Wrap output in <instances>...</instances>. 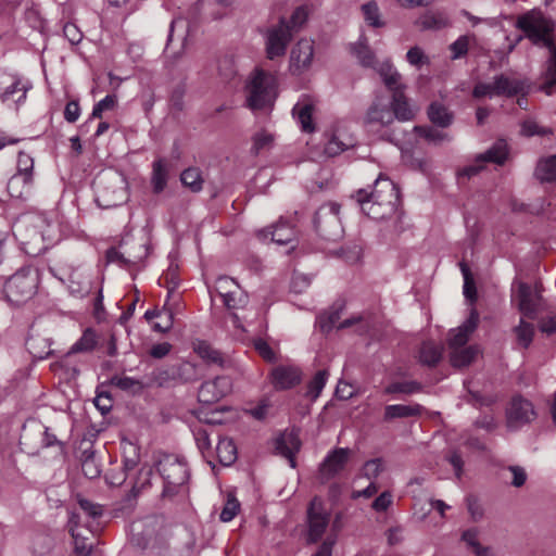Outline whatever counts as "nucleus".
Returning a JSON list of instances; mask_svg holds the SVG:
<instances>
[{
  "instance_id": "nucleus-1",
  "label": "nucleus",
  "mask_w": 556,
  "mask_h": 556,
  "mask_svg": "<svg viewBox=\"0 0 556 556\" xmlns=\"http://www.w3.org/2000/svg\"><path fill=\"white\" fill-rule=\"evenodd\" d=\"M517 27L533 43L542 45L548 49L549 56L545 72V81L542 84L541 90L549 96L554 92V87L556 86V46L551 36V23L542 14L530 12L518 18Z\"/></svg>"
},
{
  "instance_id": "nucleus-2",
  "label": "nucleus",
  "mask_w": 556,
  "mask_h": 556,
  "mask_svg": "<svg viewBox=\"0 0 556 556\" xmlns=\"http://www.w3.org/2000/svg\"><path fill=\"white\" fill-rule=\"evenodd\" d=\"M354 197L363 213L372 219H383L393 215L400 203L397 187L381 175L376 179L370 192L359 189Z\"/></svg>"
},
{
  "instance_id": "nucleus-3",
  "label": "nucleus",
  "mask_w": 556,
  "mask_h": 556,
  "mask_svg": "<svg viewBox=\"0 0 556 556\" xmlns=\"http://www.w3.org/2000/svg\"><path fill=\"white\" fill-rule=\"evenodd\" d=\"M277 87L274 74L254 68L244 85L245 105L252 111L270 109L277 98Z\"/></svg>"
},
{
  "instance_id": "nucleus-4",
  "label": "nucleus",
  "mask_w": 556,
  "mask_h": 556,
  "mask_svg": "<svg viewBox=\"0 0 556 556\" xmlns=\"http://www.w3.org/2000/svg\"><path fill=\"white\" fill-rule=\"evenodd\" d=\"M38 285L39 271L33 266H24L7 279L3 291L9 302L20 305L36 294Z\"/></svg>"
},
{
  "instance_id": "nucleus-5",
  "label": "nucleus",
  "mask_w": 556,
  "mask_h": 556,
  "mask_svg": "<svg viewBox=\"0 0 556 556\" xmlns=\"http://www.w3.org/2000/svg\"><path fill=\"white\" fill-rule=\"evenodd\" d=\"M157 470L164 480V496H173L184 488L189 479L187 464L175 456H165L157 464Z\"/></svg>"
},
{
  "instance_id": "nucleus-6",
  "label": "nucleus",
  "mask_w": 556,
  "mask_h": 556,
  "mask_svg": "<svg viewBox=\"0 0 556 556\" xmlns=\"http://www.w3.org/2000/svg\"><path fill=\"white\" fill-rule=\"evenodd\" d=\"M97 201L100 206L109 208L126 200L124 178L114 173L100 175L96 181Z\"/></svg>"
},
{
  "instance_id": "nucleus-7",
  "label": "nucleus",
  "mask_w": 556,
  "mask_h": 556,
  "mask_svg": "<svg viewBox=\"0 0 556 556\" xmlns=\"http://www.w3.org/2000/svg\"><path fill=\"white\" fill-rule=\"evenodd\" d=\"M30 88V83L18 74L0 71V101L8 108L17 110Z\"/></svg>"
},
{
  "instance_id": "nucleus-8",
  "label": "nucleus",
  "mask_w": 556,
  "mask_h": 556,
  "mask_svg": "<svg viewBox=\"0 0 556 556\" xmlns=\"http://www.w3.org/2000/svg\"><path fill=\"white\" fill-rule=\"evenodd\" d=\"M340 205L334 202L321 205L314 217V226L320 237L336 241L342 237L343 228L339 217Z\"/></svg>"
},
{
  "instance_id": "nucleus-9",
  "label": "nucleus",
  "mask_w": 556,
  "mask_h": 556,
  "mask_svg": "<svg viewBox=\"0 0 556 556\" xmlns=\"http://www.w3.org/2000/svg\"><path fill=\"white\" fill-rule=\"evenodd\" d=\"M292 34L286 18H280L277 25L267 28L265 34L266 56L269 60L283 56Z\"/></svg>"
},
{
  "instance_id": "nucleus-10",
  "label": "nucleus",
  "mask_w": 556,
  "mask_h": 556,
  "mask_svg": "<svg viewBox=\"0 0 556 556\" xmlns=\"http://www.w3.org/2000/svg\"><path fill=\"white\" fill-rule=\"evenodd\" d=\"M149 254V248L144 242H122L118 248H111L106 252V258L111 263L122 266L137 265Z\"/></svg>"
},
{
  "instance_id": "nucleus-11",
  "label": "nucleus",
  "mask_w": 556,
  "mask_h": 556,
  "mask_svg": "<svg viewBox=\"0 0 556 556\" xmlns=\"http://www.w3.org/2000/svg\"><path fill=\"white\" fill-rule=\"evenodd\" d=\"M394 122L389 101L381 94H376L372 103L369 105L364 124L370 130H379L390 126Z\"/></svg>"
},
{
  "instance_id": "nucleus-12",
  "label": "nucleus",
  "mask_w": 556,
  "mask_h": 556,
  "mask_svg": "<svg viewBox=\"0 0 556 556\" xmlns=\"http://www.w3.org/2000/svg\"><path fill=\"white\" fill-rule=\"evenodd\" d=\"M508 155L507 144L505 141L500 140L496 143H494L493 147H491L488 151L484 153L479 154L475 163L471 165H468L460 169L458 172V175L460 177H467L470 178L475 175H477L483 167L486 162H492L498 165H502L505 163Z\"/></svg>"
},
{
  "instance_id": "nucleus-13",
  "label": "nucleus",
  "mask_w": 556,
  "mask_h": 556,
  "mask_svg": "<svg viewBox=\"0 0 556 556\" xmlns=\"http://www.w3.org/2000/svg\"><path fill=\"white\" fill-rule=\"evenodd\" d=\"M535 416L536 413L533 404L521 395H516L511 399L506 409L507 427L518 429L531 422Z\"/></svg>"
},
{
  "instance_id": "nucleus-14",
  "label": "nucleus",
  "mask_w": 556,
  "mask_h": 556,
  "mask_svg": "<svg viewBox=\"0 0 556 556\" xmlns=\"http://www.w3.org/2000/svg\"><path fill=\"white\" fill-rule=\"evenodd\" d=\"M231 390V379L228 376H217L201 384L198 392V399L201 403L213 404L227 396Z\"/></svg>"
},
{
  "instance_id": "nucleus-15",
  "label": "nucleus",
  "mask_w": 556,
  "mask_h": 556,
  "mask_svg": "<svg viewBox=\"0 0 556 556\" xmlns=\"http://www.w3.org/2000/svg\"><path fill=\"white\" fill-rule=\"evenodd\" d=\"M307 520L308 541L316 542L323 536L329 522V518L323 507V503L317 497L313 498L309 503Z\"/></svg>"
},
{
  "instance_id": "nucleus-16",
  "label": "nucleus",
  "mask_w": 556,
  "mask_h": 556,
  "mask_svg": "<svg viewBox=\"0 0 556 556\" xmlns=\"http://www.w3.org/2000/svg\"><path fill=\"white\" fill-rule=\"evenodd\" d=\"M350 456L351 450L346 447H339L329 452L319 466L321 478L329 480L339 475L345 468Z\"/></svg>"
},
{
  "instance_id": "nucleus-17",
  "label": "nucleus",
  "mask_w": 556,
  "mask_h": 556,
  "mask_svg": "<svg viewBox=\"0 0 556 556\" xmlns=\"http://www.w3.org/2000/svg\"><path fill=\"white\" fill-rule=\"evenodd\" d=\"M159 529V521L154 517L135 521L130 526V541L136 546L146 548L151 540L155 538Z\"/></svg>"
},
{
  "instance_id": "nucleus-18",
  "label": "nucleus",
  "mask_w": 556,
  "mask_h": 556,
  "mask_svg": "<svg viewBox=\"0 0 556 556\" xmlns=\"http://www.w3.org/2000/svg\"><path fill=\"white\" fill-rule=\"evenodd\" d=\"M314 45L309 39H301L292 48L290 54V71L293 74H301L306 71L313 61Z\"/></svg>"
},
{
  "instance_id": "nucleus-19",
  "label": "nucleus",
  "mask_w": 556,
  "mask_h": 556,
  "mask_svg": "<svg viewBox=\"0 0 556 556\" xmlns=\"http://www.w3.org/2000/svg\"><path fill=\"white\" fill-rule=\"evenodd\" d=\"M316 101L307 94H302L292 109L293 117L296 118L302 131H315V124L313 122V113L315 111Z\"/></svg>"
},
{
  "instance_id": "nucleus-20",
  "label": "nucleus",
  "mask_w": 556,
  "mask_h": 556,
  "mask_svg": "<svg viewBox=\"0 0 556 556\" xmlns=\"http://www.w3.org/2000/svg\"><path fill=\"white\" fill-rule=\"evenodd\" d=\"M271 383L277 390L291 389L301 381L299 368L289 365H279L270 372Z\"/></svg>"
},
{
  "instance_id": "nucleus-21",
  "label": "nucleus",
  "mask_w": 556,
  "mask_h": 556,
  "mask_svg": "<svg viewBox=\"0 0 556 556\" xmlns=\"http://www.w3.org/2000/svg\"><path fill=\"white\" fill-rule=\"evenodd\" d=\"M479 324V314L472 308L469 317L458 328L452 330L451 337L448 338L450 349L463 348L469 340L470 334L476 330Z\"/></svg>"
},
{
  "instance_id": "nucleus-22",
  "label": "nucleus",
  "mask_w": 556,
  "mask_h": 556,
  "mask_svg": "<svg viewBox=\"0 0 556 556\" xmlns=\"http://www.w3.org/2000/svg\"><path fill=\"white\" fill-rule=\"evenodd\" d=\"M191 33V21L182 15L176 16L169 25V33L166 47L177 40L179 43L178 52H182L187 47L188 38Z\"/></svg>"
},
{
  "instance_id": "nucleus-23",
  "label": "nucleus",
  "mask_w": 556,
  "mask_h": 556,
  "mask_svg": "<svg viewBox=\"0 0 556 556\" xmlns=\"http://www.w3.org/2000/svg\"><path fill=\"white\" fill-rule=\"evenodd\" d=\"M389 103L392 114H394V119L399 122H409L415 118L417 109L409 103L405 91H396L393 93L391 102Z\"/></svg>"
},
{
  "instance_id": "nucleus-24",
  "label": "nucleus",
  "mask_w": 556,
  "mask_h": 556,
  "mask_svg": "<svg viewBox=\"0 0 556 556\" xmlns=\"http://www.w3.org/2000/svg\"><path fill=\"white\" fill-rule=\"evenodd\" d=\"M71 534L74 541V552L76 556H89L92 551L93 543L90 541L93 536L91 530L79 527L74 521H71Z\"/></svg>"
},
{
  "instance_id": "nucleus-25",
  "label": "nucleus",
  "mask_w": 556,
  "mask_h": 556,
  "mask_svg": "<svg viewBox=\"0 0 556 556\" xmlns=\"http://www.w3.org/2000/svg\"><path fill=\"white\" fill-rule=\"evenodd\" d=\"M160 375H164L166 378L180 380L182 382L195 381L199 378L197 365L187 361L169 366Z\"/></svg>"
},
{
  "instance_id": "nucleus-26",
  "label": "nucleus",
  "mask_w": 556,
  "mask_h": 556,
  "mask_svg": "<svg viewBox=\"0 0 556 556\" xmlns=\"http://www.w3.org/2000/svg\"><path fill=\"white\" fill-rule=\"evenodd\" d=\"M384 86L389 91L395 93L396 91H405L406 86L402 83V75L393 66L390 61L382 62L377 68Z\"/></svg>"
},
{
  "instance_id": "nucleus-27",
  "label": "nucleus",
  "mask_w": 556,
  "mask_h": 556,
  "mask_svg": "<svg viewBox=\"0 0 556 556\" xmlns=\"http://www.w3.org/2000/svg\"><path fill=\"white\" fill-rule=\"evenodd\" d=\"M355 139L344 131L337 130L327 140L324 151L328 156H336L355 146Z\"/></svg>"
},
{
  "instance_id": "nucleus-28",
  "label": "nucleus",
  "mask_w": 556,
  "mask_h": 556,
  "mask_svg": "<svg viewBox=\"0 0 556 556\" xmlns=\"http://www.w3.org/2000/svg\"><path fill=\"white\" fill-rule=\"evenodd\" d=\"M276 450L289 459L292 467L295 466L294 454L300 450V440L293 432H283L276 439Z\"/></svg>"
},
{
  "instance_id": "nucleus-29",
  "label": "nucleus",
  "mask_w": 556,
  "mask_h": 556,
  "mask_svg": "<svg viewBox=\"0 0 556 556\" xmlns=\"http://www.w3.org/2000/svg\"><path fill=\"white\" fill-rule=\"evenodd\" d=\"M34 185V177H25L14 174L8 181V192L12 198L26 199L30 195Z\"/></svg>"
},
{
  "instance_id": "nucleus-30",
  "label": "nucleus",
  "mask_w": 556,
  "mask_h": 556,
  "mask_svg": "<svg viewBox=\"0 0 556 556\" xmlns=\"http://www.w3.org/2000/svg\"><path fill=\"white\" fill-rule=\"evenodd\" d=\"M351 53L365 67H374L376 63L375 53L368 45L367 37L362 34L358 40L350 46Z\"/></svg>"
},
{
  "instance_id": "nucleus-31",
  "label": "nucleus",
  "mask_w": 556,
  "mask_h": 556,
  "mask_svg": "<svg viewBox=\"0 0 556 556\" xmlns=\"http://www.w3.org/2000/svg\"><path fill=\"white\" fill-rule=\"evenodd\" d=\"M526 89V84L518 79L509 78L505 75H498L494 78V90L496 96L511 97L522 93Z\"/></svg>"
},
{
  "instance_id": "nucleus-32",
  "label": "nucleus",
  "mask_w": 556,
  "mask_h": 556,
  "mask_svg": "<svg viewBox=\"0 0 556 556\" xmlns=\"http://www.w3.org/2000/svg\"><path fill=\"white\" fill-rule=\"evenodd\" d=\"M260 236L267 238L270 236L271 241L277 244L285 245L294 239L295 232L291 225L280 220L273 230L263 229L258 232Z\"/></svg>"
},
{
  "instance_id": "nucleus-33",
  "label": "nucleus",
  "mask_w": 556,
  "mask_h": 556,
  "mask_svg": "<svg viewBox=\"0 0 556 556\" xmlns=\"http://www.w3.org/2000/svg\"><path fill=\"white\" fill-rule=\"evenodd\" d=\"M424 408L419 404L412 405H403V404H393L388 405L384 408V420H392L396 418H407L419 416L422 413Z\"/></svg>"
},
{
  "instance_id": "nucleus-34",
  "label": "nucleus",
  "mask_w": 556,
  "mask_h": 556,
  "mask_svg": "<svg viewBox=\"0 0 556 556\" xmlns=\"http://www.w3.org/2000/svg\"><path fill=\"white\" fill-rule=\"evenodd\" d=\"M168 179V168L167 163L164 159H157L152 164V176H151V185L154 193H161L166 185Z\"/></svg>"
},
{
  "instance_id": "nucleus-35",
  "label": "nucleus",
  "mask_w": 556,
  "mask_h": 556,
  "mask_svg": "<svg viewBox=\"0 0 556 556\" xmlns=\"http://www.w3.org/2000/svg\"><path fill=\"white\" fill-rule=\"evenodd\" d=\"M479 348L477 345L452 349L450 361L454 367H466L477 357Z\"/></svg>"
},
{
  "instance_id": "nucleus-36",
  "label": "nucleus",
  "mask_w": 556,
  "mask_h": 556,
  "mask_svg": "<svg viewBox=\"0 0 556 556\" xmlns=\"http://www.w3.org/2000/svg\"><path fill=\"white\" fill-rule=\"evenodd\" d=\"M193 351L207 364H213L223 367L225 359L222 353L215 350L206 341L198 340L193 343Z\"/></svg>"
},
{
  "instance_id": "nucleus-37",
  "label": "nucleus",
  "mask_w": 556,
  "mask_h": 556,
  "mask_svg": "<svg viewBox=\"0 0 556 556\" xmlns=\"http://www.w3.org/2000/svg\"><path fill=\"white\" fill-rule=\"evenodd\" d=\"M429 119L437 126L445 128L453 123V114L446 106L439 102H433L428 109Z\"/></svg>"
},
{
  "instance_id": "nucleus-38",
  "label": "nucleus",
  "mask_w": 556,
  "mask_h": 556,
  "mask_svg": "<svg viewBox=\"0 0 556 556\" xmlns=\"http://www.w3.org/2000/svg\"><path fill=\"white\" fill-rule=\"evenodd\" d=\"M218 460L224 466H230L237 459V448L231 439H220L216 445Z\"/></svg>"
},
{
  "instance_id": "nucleus-39",
  "label": "nucleus",
  "mask_w": 556,
  "mask_h": 556,
  "mask_svg": "<svg viewBox=\"0 0 556 556\" xmlns=\"http://www.w3.org/2000/svg\"><path fill=\"white\" fill-rule=\"evenodd\" d=\"M442 357V348L433 342H424L419 350V359L424 365L435 366Z\"/></svg>"
},
{
  "instance_id": "nucleus-40",
  "label": "nucleus",
  "mask_w": 556,
  "mask_h": 556,
  "mask_svg": "<svg viewBox=\"0 0 556 556\" xmlns=\"http://www.w3.org/2000/svg\"><path fill=\"white\" fill-rule=\"evenodd\" d=\"M363 16L367 25L374 28H380L386 25L381 18V13L376 1H368L361 7Z\"/></svg>"
},
{
  "instance_id": "nucleus-41",
  "label": "nucleus",
  "mask_w": 556,
  "mask_h": 556,
  "mask_svg": "<svg viewBox=\"0 0 556 556\" xmlns=\"http://www.w3.org/2000/svg\"><path fill=\"white\" fill-rule=\"evenodd\" d=\"M97 345V334L91 328H87L83 336L72 345L68 354L91 352Z\"/></svg>"
},
{
  "instance_id": "nucleus-42",
  "label": "nucleus",
  "mask_w": 556,
  "mask_h": 556,
  "mask_svg": "<svg viewBox=\"0 0 556 556\" xmlns=\"http://www.w3.org/2000/svg\"><path fill=\"white\" fill-rule=\"evenodd\" d=\"M535 175L542 181L556 180V155L540 160L536 165Z\"/></svg>"
},
{
  "instance_id": "nucleus-43",
  "label": "nucleus",
  "mask_w": 556,
  "mask_h": 556,
  "mask_svg": "<svg viewBox=\"0 0 556 556\" xmlns=\"http://www.w3.org/2000/svg\"><path fill=\"white\" fill-rule=\"evenodd\" d=\"M462 539L476 556H494L491 547L482 546L479 543L478 531L476 529L466 530Z\"/></svg>"
},
{
  "instance_id": "nucleus-44",
  "label": "nucleus",
  "mask_w": 556,
  "mask_h": 556,
  "mask_svg": "<svg viewBox=\"0 0 556 556\" xmlns=\"http://www.w3.org/2000/svg\"><path fill=\"white\" fill-rule=\"evenodd\" d=\"M54 545V540L47 533H38L31 540V553L34 556H47Z\"/></svg>"
},
{
  "instance_id": "nucleus-45",
  "label": "nucleus",
  "mask_w": 556,
  "mask_h": 556,
  "mask_svg": "<svg viewBox=\"0 0 556 556\" xmlns=\"http://www.w3.org/2000/svg\"><path fill=\"white\" fill-rule=\"evenodd\" d=\"M414 129L418 136L425 138L427 141L434 143V144H440L444 141L452 140V137L447 132L438 130L433 127L416 126Z\"/></svg>"
},
{
  "instance_id": "nucleus-46",
  "label": "nucleus",
  "mask_w": 556,
  "mask_h": 556,
  "mask_svg": "<svg viewBox=\"0 0 556 556\" xmlns=\"http://www.w3.org/2000/svg\"><path fill=\"white\" fill-rule=\"evenodd\" d=\"M518 296L520 311L527 316H532L535 312V303L530 287L526 283H521L519 286Z\"/></svg>"
},
{
  "instance_id": "nucleus-47",
  "label": "nucleus",
  "mask_w": 556,
  "mask_h": 556,
  "mask_svg": "<svg viewBox=\"0 0 556 556\" xmlns=\"http://www.w3.org/2000/svg\"><path fill=\"white\" fill-rule=\"evenodd\" d=\"M252 141V152L258 154L261 151L268 150L273 147L275 135L266 129H261L254 134Z\"/></svg>"
},
{
  "instance_id": "nucleus-48",
  "label": "nucleus",
  "mask_w": 556,
  "mask_h": 556,
  "mask_svg": "<svg viewBox=\"0 0 556 556\" xmlns=\"http://www.w3.org/2000/svg\"><path fill=\"white\" fill-rule=\"evenodd\" d=\"M418 25L422 29H441L448 25V20L441 13H428L419 18Z\"/></svg>"
},
{
  "instance_id": "nucleus-49",
  "label": "nucleus",
  "mask_w": 556,
  "mask_h": 556,
  "mask_svg": "<svg viewBox=\"0 0 556 556\" xmlns=\"http://www.w3.org/2000/svg\"><path fill=\"white\" fill-rule=\"evenodd\" d=\"M181 182L190 188L193 192H198L202 189L203 179L201 172L198 168L190 167L185 169L180 175Z\"/></svg>"
},
{
  "instance_id": "nucleus-50",
  "label": "nucleus",
  "mask_w": 556,
  "mask_h": 556,
  "mask_svg": "<svg viewBox=\"0 0 556 556\" xmlns=\"http://www.w3.org/2000/svg\"><path fill=\"white\" fill-rule=\"evenodd\" d=\"M421 390V384L416 381H399L390 383L386 389L384 393L387 394H413L417 393Z\"/></svg>"
},
{
  "instance_id": "nucleus-51",
  "label": "nucleus",
  "mask_w": 556,
  "mask_h": 556,
  "mask_svg": "<svg viewBox=\"0 0 556 556\" xmlns=\"http://www.w3.org/2000/svg\"><path fill=\"white\" fill-rule=\"evenodd\" d=\"M328 378V371L327 370H319L316 372L314 378L309 381L307 386V396H309L313 401L316 400L320 392L323 391L326 381Z\"/></svg>"
},
{
  "instance_id": "nucleus-52",
  "label": "nucleus",
  "mask_w": 556,
  "mask_h": 556,
  "mask_svg": "<svg viewBox=\"0 0 556 556\" xmlns=\"http://www.w3.org/2000/svg\"><path fill=\"white\" fill-rule=\"evenodd\" d=\"M515 331H516L519 344L522 345V348L527 349L533 340V336H534L533 325L521 319L520 324L516 327Z\"/></svg>"
},
{
  "instance_id": "nucleus-53",
  "label": "nucleus",
  "mask_w": 556,
  "mask_h": 556,
  "mask_svg": "<svg viewBox=\"0 0 556 556\" xmlns=\"http://www.w3.org/2000/svg\"><path fill=\"white\" fill-rule=\"evenodd\" d=\"M116 104L117 98L115 94L105 96L102 100L94 104L90 115V119L102 118L103 112L114 110Z\"/></svg>"
},
{
  "instance_id": "nucleus-54",
  "label": "nucleus",
  "mask_w": 556,
  "mask_h": 556,
  "mask_svg": "<svg viewBox=\"0 0 556 556\" xmlns=\"http://www.w3.org/2000/svg\"><path fill=\"white\" fill-rule=\"evenodd\" d=\"M384 470L383 460L381 458H374L367 460L362 467V476L368 480L374 481Z\"/></svg>"
},
{
  "instance_id": "nucleus-55",
  "label": "nucleus",
  "mask_w": 556,
  "mask_h": 556,
  "mask_svg": "<svg viewBox=\"0 0 556 556\" xmlns=\"http://www.w3.org/2000/svg\"><path fill=\"white\" fill-rule=\"evenodd\" d=\"M338 320H339V313L338 312L331 313L327 317V320H325L323 316H320V318H319L320 326H321V329L324 331H329V330H331L334 327H337L338 329L349 328V327H351L356 321V319L348 318V319H344L339 325H337Z\"/></svg>"
},
{
  "instance_id": "nucleus-56",
  "label": "nucleus",
  "mask_w": 556,
  "mask_h": 556,
  "mask_svg": "<svg viewBox=\"0 0 556 556\" xmlns=\"http://www.w3.org/2000/svg\"><path fill=\"white\" fill-rule=\"evenodd\" d=\"M231 292H235L232 289ZM225 306L229 309H237L244 307L248 303V295L241 290L240 286L237 285V290L233 295L223 298Z\"/></svg>"
},
{
  "instance_id": "nucleus-57",
  "label": "nucleus",
  "mask_w": 556,
  "mask_h": 556,
  "mask_svg": "<svg viewBox=\"0 0 556 556\" xmlns=\"http://www.w3.org/2000/svg\"><path fill=\"white\" fill-rule=\"evenodd\" d=\"M78 278L77 275H75L74 273H70L68 275V290L71 292V294L77 296V298H83L85 296L86 294H88L89 292V282L88 281H81L79 279H76Z\"/></svg>"
},
{
  "instance_id": "nucleus-58",
  "label": "nucleus",
  "mask_w": 556,
  "mask_h": 556,
  "mask_svg": "<svg viewBox=\"0 0 556 556\" xmlns=\"http://www.w3.org/2000/svg\"><path fill=\"white\" fill-rule=\"evenodd\" d=\"M460 271L464 277V294L470 300L476 299V287L468 265L465 262L459 263Z\"/></svg>"
},
{
  "instance_id": "nucleus-59",
  "label": "nucleus",
  "mask_w": 556,
  "mask_h": 556,
  "mask_svg": "<svg viewBox=\"0 0 556 556\" xmlns=\"http://www.w3.org/2000/svg\"><path fill=\"white\" fill-rule=\"evenodd\" d=\"M469 49V37L467 35L459 36L453 43L450 46L451 50V59L457 60L465 56Z\"/></svg>"
},
{
  "instance_id": "nucleus-60",
  "label": "nucleus",
  "mask_w": 556,
  "mask_h": 556,
  "mask_svg": "<svg viewBox=\"0 0 556 556\" xmlns=\"http://www.w3.org/2000/svg\"><path fill=\"white\" fill-rule=\"evenodd\" d=\"M112 383L121 390L137 392L142 390L143 386L139 380L131 377H114Z\"/></svg>"
},
{
  "instance_id": "nucleus-61",
  "label": "nucleus",
  "mask_w": 556,
  "mask_h": 556,
  "mask_svg": "<svg viewBox=\"0 0 556 556\" xmlns=\"http://www.w3.org/2000/svg\"><path fill=\"white\" fill-rule=\"evenodd\" d=\"M240 509V503L233 496H228L224 508L219 515V518L223 522L231 521Z\"/></svg>"
},
{
  "instance_id": "nucleus-62",
  "label": "nucleus",
  "mask_w": 556,
  "mask_h": 556,
  "mask_svg": "<svg viewBox=\"0 0 556 556\" xmlns=\"http://www.w3.org/2000/svg\"><path fill=\"white\" fill-rule=\"evenodd\" d=\"M33 169H34L33 157L25 152H20L18 157H17V172L15 174L25 176L27 178L34 177Z\"/></svg>"
},
{
  "instance_id": "nucleus-63",
  "label": "nucleus",
  "mask_w": 556,
  "mask_h": 556,
  "mask_svg": "<svg viewBox=\"0 0 556 556\" xmlns=\"http://www.w3.org/2000/svg\"><path fill=\"white\" fill-rule=\"evenodd\" d=\"M237 282L229 277H219L215 282V290L218 295L223 299L226 296L233 295L232 289L237 290Z\"/></svg>"
},
{
  "instance_id": "nucleus-64",
  "label": "nucleus",
  "mask_w": 556,
  "mask_h": 556,
  "mask_svg": "<svg viewBox=\"0 0 556 556\" xmlns=\"http://www.w3.org/2000/svg\"><path fill=\"white\" fill-rule=\"evenodd\" d=\"M308 16L307 10L304 7L296 8L287 24L290 27L291 34L298 31L301 26L306 22Z\"/></svg>"
}]
</instances>
